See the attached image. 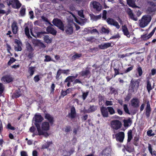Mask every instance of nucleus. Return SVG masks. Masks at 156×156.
Masks as SVG:
<instances>
[{
  "label": "nucleus",
  "instance_id": "obj_1",
  "mask_svg": "<svg viewBox=\"0 0 156 156\" xmlns=\"http://www.w3.org/2000/svg\"><path fill=\"white\" fill-rule=\"evenodd\" d=\"M100 109L101 115L104 118L109 117V113L110 115H113L115 113V110L112 106L106 107L102 106L100 107Z\"/></svg>",
  "mask_w": 156,
  "mask_h": 156
},
{
  "label": "nucleus",
  "instance_id": "obj_2",
  "mask_svg": "<svg viewBox=\"0 0 156 156\" xmlns=\"http://www.w3.org/2000/svg\"><path fill=\"white\" fill-rule=\"evenodd\" d=\"M2 74L3 76L2 77L1 80L4 83H9L13 81L14 78L10 74L9 70L7 69Z\"/></svg>",
  "mask_w": 156,
  "mask_h": 156
},
{
  "label": "nucleus",
  "instance_id": "obj_3",
  "mask_svg": "<svg viewBox=\"0 0 156 156\" xmlns=\"http://www.w3.org/2000/svg\"><path fill=\"white\" fill-rule=\"evenodd\" d=\"M151 20V17L150 15L144 16L139 23V26L141 28H144L147 26Z\"/></svg>",
  "mask_w": 156,
  "mask_h": 156
},
{
  "label": "nucleus",
  "instance_id": "obj_4",
  "mask_svg": "<svg viewBox=\"0 0 156 156\" xmlns=\"http://www.w3.org/2000/svg\"><path fill=\"white\" fill-rule=\"evenodd\" d=\"M140 80L139 79L134 80L132 79L129 84V88L132 92L135 90H137L139 87Z\"/></svg>",
  "mask_w": 156,
  "mask_h": 156
},
{
  "label": "nucleus",
  "instance_id": "obj_5",
  "mask_svg": "<svg viewBox=\"0 0 156 156\" xmlns=\"http://www.w3.org/2000/svg\"><path fill=\"white\" fill-rule=\"evenodd\" d=\"M53 24L62 31L64 30V25L62 20L58 18H54L52 22Z\"/></svg>",
  "mask_w": 156,
  "mask_h": 156
},
{
  "label": "nucleus",
  "instance_id": "obj_6",
  "mask_svg": "<svg viewBox=\"0 0 156 156\" xmlns=\"http://www.w3.org/2000/svg\"><path fill=\"white\" fill-rule=\"evenodd\" d=\"M111 127L113 129L117 130L120 129L122 126L121 122L118 120H112L111 122Z\"/></svg>",
  "mask_w": 156,
  "mask_h": 156
},
{
  "label": "nucleus",
  "instance_id": "obj_7",
  "mask_svg": "<svg viewBox=\"0 0 156 156\" xmlns=\"http://www.w3.org/2000/svg\"><path fill=\"white\" fill-rule=\"evenodd\" d=\"M156 30V27L154 28L153 30L147 35V34H145L141 35L140 38L142 40L146 41L151 38L153 35L155 30Z\"/></svg>",
  "mask_w": 156,
  "mask_h": 156
},
{
  "label": "nucleus",
  "instance_id": "obj_8",
  "mask_svg": "<svg viewBox=\"0 0 156 156\" xmlns=\"http://www.w3.org/2000/svg\"><path fill=\"white\" fill-rule=\"evenodd\" d=\"M115 136L117 141L122 143L124 138L125 133L123 132H119L115 134Z\"/></svg>",
  "mask_w": 156,
  "mask_h": 156
},
{
  "label": "nucleus",
  "instance_id": "obj_9",
  "mask_svg": "<svg viewBox=\"0 0 156 156\" xmlns=\"http://www.w3.org/2000/svg\"><path fill=\"white\" fill-rule=\"evenodd\" d=\"M76 116V109L74 106H73L71 108L70 112L66 116L71 119H73L75 118Z\"/></svg>",
  "mask_w": 156,
  "mask_h": 156
},
{
  "label": "nucleus",
  "instance_id": "obj_10",
  "mask_svg": "<svg viewBox=\"0 0 156 156\" xmlns=\"http://www.w3.org/2000/svg\"><path fill=\"white\" fill-rule=\"evenodd\" d=\"M106 21L109 24L115 26L117 29L119 28L120 26L118 23L113 19L108 18L107 19Z\"/></svg>",
  "mask_w": 156,
  "mask_h": 156
},
{
  "label": "nucleus",
  "instance_id": "obj_11",
  "mask_svg": "<svg viewBox=\"0 0 156 156\" xmlns=\"http://www.w3.org/2000/svg\"><path fill=\"white\" fill-rule=\"evenodd\" d=\"M64 30L67 34L69 35L72 34L73 31V28L72 25L68 23L65 26H64Z\"/></svg>",
  "mask_w": 156,
  "mask_h": 156
},
{
  "label": "nucleus",
  "instance_id": "obj_12",
  "mask_svg": "<svg viewBox=\"0 0 156 156\" xmlns=\"http://www.w3.org/2000/svg\"><path fill=\"white\" fill-rule=\"evenodd\" d=\"M114 44L112 42L105 43L98 45V47L101 49H105L109 47H112Z\"/></svg>",
  "mask_w": 156,
  "mask_h": 156
},
{
  "label": "nucleus",
  "instance_id": "obj_13",
  "mask_svg": "<svg viewBox=\"0 0 156 156\" xmlns=\"http://www.w3.org/2000/svg\"><path fill=\"white\" fill-rule=\"evenodd\" d=\"M146 107L145 109V114L147 118H149L150 115L151 111V108L150 106V105L149 101H147L146 103Z\"/></svg>",
  "mask_w": 156,
  "mask_h": 156
},
{
  "label": "nucleus",
  "instance_id": "obj_14",
  "mask_svg": "<svg viewBox=\"0 0 156 156\" xmlns=\"http://www.w3.org/2000/svg\"><path fill=\"white\" fill-rule=\"evenodd\" d=\"M32 42L35 46H37L40 48H42L45 47L44 44L40 40L37 39H34L32 40Z\"/></svg>",
  "mask_w": 156,
  "mask_h": 156
},
{
  "label": "nucleus",
  "instance_id": "obj_15",
  "mask_svg": "<svg viewBox=\"0 0 156 156\" xmlns=\"http://www.w3.org/2000/svg\"><path fill=\"white\" fill-rule=\"evenodd\" d=\"M131 104L133 107L137 108L139 106L140 101L138 98H134L131 101Z\"/></svg>",
  "mask_w": 156,
  "mask_h": 156
},
{
  "label": "nucleus",
  "instance_id": "obj_16",
  "mask_svg": "<svg viewBox=\"0 0 156 156\" xmlns=\"http://www.w3.org/2000/svg\"><path fill=\"white\" fill-rule=\"evenodd\" d=\"M44 118L46 119L49 122V123L51 125H52L54 122V118L52 116L48 113L45 114Z\"/></svg>",
  "mask_w": 156,
  "mask_h": 156
},
{
  "label": "nucleus",
  "instance_id": "obj_17",
  "mask_svg": "<svg viewBox=\"0 0 156 156\" xmlns=\"http://www.w3.org/2000/svg\"><path fill=\"white\" fill-rule=\"evenodd\" d=\"M92 5L94 9L96 11L99 12L101 10V6L99 3L96 1H94Z\"/></svg>",
  "mask_w": 156,
  "mask_h": 156
},
{
  "label": "nucleus",
  "instance_id": "obj_18",
  "mask_svg": "<svg viewBox=\"0 0 156 156\" xmlns=\"http://www.w3.org/2000/svg\"><path fill=\"white\" fill-rule=\"evenodd\" d=\"M46 31L48 34H50L53 35H55L57 34V31L54 28L50 26L46 28Z\"/></svg>",
  "mask_w": 156,
  "mask_h": 156
},
{
  "label": "nucleus",
  "instance_id": "obj_19",
  "mask_svg": "<svg viewBox=\"0 0 156 156\" xmlns=\"http://www.w3.org/2000/svg\"><path fill=\"white\" fill-rule=\"evenodd\" d=\"M90 72L89 69L82 71L79 73L81 76H84V77H87L88 76L90 77Z\"/></svg>",
  "mask_w": 156,
  "mask_h": 156
},
{
  "label": "nucleus",
  "instance_id": "obj_20",
  "mask_svg": "<svg viewBox=\"0 0 156 156\" xmlns=\"http://www.w3.org/2000/svg\"><path fill=\"white\" fill-rule=\"evenodd\" d=\"M12 31L13 34H16L18 30V28L17 25V23L16 22H13L11 25Z\"/></svg>",
  "mask_w": 156,
  "mask_h": 156
},
{
  "label": "nucleus",
  "instance_id": "obj_21",
  "mask_svg": "<svg viewBox=\"0 0 156 156\" xmlns=\"http://www.w3.org/2000/svg\"><path fill=\"white\" fill-rule=\"evenodd\" d=\"M126 12L130 19L135 21L137 20V18L136 17H134V15L133 13L132 10L130 9H128L127 11Z\"/></svg>",
  "mask_w": 156,
  "mask_h": 156
},
{
  "label": "nucleus",
  "instance_id": "obj_22",
  "mask_svg": "<svg viewBox=\"0 0 156 156\" xmlns=\"http://www.w3.org/2000/svg\"><path fill=\"white\" fill-rule=\"evenodd\" d=\"M122 29L124 34L126 36L128 37H129L130 36V35L127 27L125 25L122 26Z\"/></svg>",
  "mask_w": 156,
  "mask_h": 156
},
{
  "label": "nucleus",
  "instance_id": "obj_23",
  "mask_svg": "<svg viewBox=\"0 0 156 156\" xmlns=\"http://www.w3.org/2000/svg\"><path fill=\"white\" fill-rule=\"evenodd\" d=\"M41 128L43 130L48 131L50 129L49 123L47 122H43L41 125Z\"/></svg>",
  "mask_w": 156,
  "mask_h": 156
},
{
  "label": "nucleus",
  "instance_id": "obj_24",
  "mask_svg": "<svg viewBox=\"0 0 156 156\" xmlns=\"http://www.w3.org/2000/svg\"><path fill=\"white\" fill-rule=\"evenodd\" d=\"M78 75V74H76L75 76H69L66 78L64 82H69L71 83L73 82L74 80L77 77Z\"/></svg>",
  "mask_w": 156,
  "mask_h": 156
},
{
  "label": "nucleus",
  "instance_id": "obj_25",
  "mask_svg": "<svg viewBox=\"0 0 156 156\" xmlns=\"http://www.w3.org/2000/svg\"><path fill=\"white\" fill-rule=\"evenodd\" d=\"M21 95V92L20 89L16 90L15 92L12 94V97L16 98H17L20 97Z\"/></svg>",
  "mask_w": 156,
  "mask_h": 156
},
{
  "label": "nucleus",
  "instance_id": "obj_26",
  "mask_svg": "<svg viewBox=\"0 0 156 156\" xmlns=\"http://www.w3.org/2000/svg\"><path fill=\"white\" fill-rule=\"evenodd\" d=\"M35 121L36 122L39 123L41 122L44 119L43 118L41 115H35Z\"/></svg>",
  "mask_w": 156,
  "mask_h": 156
},
{
  "label": "nucleus",
  "instance_id": "obj_27",
  "mask_svg": "<svg viewBox=\"0 0 156 156\" xmlns=\"http://www.w3.org/2000/svg\"><path fill=\"white\" fill-rule=\"evenodd\" d=\"M21 4L18 0H14L13 8L16 9H19L21 6Z\"/></svg>",
  "mask_w": 156,
  "mask_h": 156
},
{
  "label": "nucleus",
  "instance_id": "obj_28",
  "mask_svg": "<svg viewBox=\"0 0 156 156\" xmlns=\"http://www.w3.org/2000/svg\"><path fill=\"white\" fill-rule=\"evenodd\" d=\"M97 109V106L96 105H90L86 113H89L95 112Z\"/></svg>",
  "mask_w": 156,
  "mask_h": 156
},
{
  "label": "nucleus",
  "instance_id": "obj_29",
  "mask_svg": "<svg viewBox=\"0 0 156 156\" xmlns=\"http://www.w3.org/2000/svg\"><path fill=\"white\" fill-rule=\"evenodd\" d=\"M98 104L99 105H102L103 103L102 101H104L105 97L104 96L99 94L98 97Z\"/></svg>",
  "mask_w": 156,
  "mask_h": 156
},
{
  "label": "nucleus",
  "instance_id": "obj_30",
  "mask_svg": "<svg viewBox=\"0 0 156 156\" xmlns=\"http://www.w3.org/2000/svg\"><path fill=\"white\" fill-rule=\"evenodd\" d=\"M128 139L127 141L129 142L133 138L132 130L130 129L128 131Z\"/></svg>",
  "mask_w": 156,
  "mask_h": 156
},
{
  "label": "nucleus",
  "instance_id": "obj_31",
  "mask_svg": "<svg viewBox=\"0 0 156 156\" xmlns=\"http://www.w3.org/2000/svg\"><path fill=\"white\" fill-rule=\"evenodd\" d=\"M127 3L128 5L130 7H138L135 4L133 0H128L127 1Z\"/></svg>",
  "mask_w": 156,
  "mask_h": 156
},
{
  "label": "nucleus",
  "instance_id": "obj_32",
  "mask_svg": "<svg viewBox=\"0 0 156 156\" xmlns=\"http://www.w3.org/2000/svg\"><path fill=\"white\" fill-rule=\"evenodd\" d=\"M52 144V141H47L42 146V148L43 149H47L50 146V145Z\"/></svg>",
  "mask_w": 156,
  "mask_h": 156
},
{
  "label": "nucleus",
  "instance_id": "obj_33",
  "mask_svg": "<svg viewBox=\"0 0 156 156\" xmlns=\"http://www.w3.org/2000/svg\"><path fill=\"white\" fill-rule=\"evenodd\" d=\"M24 31L25 35L27 36L28 38H32V37L30 35L29 29L28 26H26L24 29Z\"/></svg>",
  "mask_w": 156,
  "mask_h": 156
},
{
  "label": "nucleus",
  "instance_id": "obj_34",
  "mask_svg": "<svg viewBox=\"0 0 156 156\" xmlns=\"http://www.w3.org/2000/svg\"><path fill=\"white\" fill-rule=\"evenodd\" d=\"M139 139L140 137L139 136H135L133 139V144L136 146H139L138 142Z\"/></svg>",
  "mask_w": 156,
  "mask_h": 156
},
{
  "label": "nucleus",
  "instance_id": "obj_35",
  "mask_svg": "<svg viewBox=\"0 0 156 156\" xmlns=\"http://www.w3.org/2000/svg\"><path fill=\"white\" fill-rule=\"evenodd\" d=\"M44 42L47 44H50L52 41V39L49 38V36L48 35H46L44 36L43 37Z\"/></svg>",
  "mask_w": 156,
  "mask_h": 156
},
{
  "label": "nucleus",
  "instance_id": "obj_36",
  "mask_svg": "<svg viewBox=\"0 0 156 156\" xmlns=\"http://www.w3.org/2000/svg\"><path fill=\"white\" fill-rule=\"evenodd\" d=\"M124 126L125 127H128L132 123V121L130 119L124 120Z\"/></svg>",
  "mask_w": 156,
  "mask_h": 156
},
{
  "label": "nucleus",
  "instance_id": "obj_37",
  "mask_svg": "<svg viewBox=\"0 0 156 156\" xmlns=\"http://www.w3.org/2000/svg\"><path fill=\"white\" fill-rule=\"evenodd\" d=\"M127 142L126 145L124 146V147L126 151L130 152L132 151V148L130 145V144H129Z\"/></svg>",
  "mask_w": 156,
  "mask_h": 156
},
{
  "label": "nucleus",
  "instance_id": "obj_38",
  "mask_svg": "<svg viewBox=\"0 0 156 156\" xmlns=\"http://www.w3.org/2000/svg\"><path fill=\"white\" fill-rule=\"evenodd\" d=\"M146 88L149 93L153 88L151 86V83L149 80H147V84Z\"/></svg>",
  "mask_w": 156,
  "mask_h": 156
},
{
  "label": "nucleus",
  "instance_id": "obj_39",
  "mask_svg": "<svg viewBox=\"0 0 156 156\" xmlns=\"http://www.w3.org/2000/svg\"><path fill=\"white\" fill-rule=\"evenodd\" d=\"M109 154V151L107 148H105L102 150L101 152V154L102 155L108 156Z\"/></svg>",
  "mask_w": 156,
  "mask_h": 156
},
{
  "label": "nucleus",
  "instance_id": "obj_40",
  "mask_svg": "<svg viewBox=\"0 0 156 156\" xmlns=\"http://www.w3.org/2000/svg\"><path fill=\"white\" fill-rule=\"evenodd\" d=\"M26 48L27 51L29 52H32L34 51V49L32 47L30 44L29 43L26 44Z\"/></svg>",
  "mask_w": 156,
  "mask_h": 156
},
{
  "label": "nucleus",
  "instance_id": "obj_41",
  "mask_svg": "<svg viewBox=\"0 0 156 156\" xmlns=\"http://www.w3.org/2000/svg\"><path fill=\"white\" fill-rule=\"evenodd\" d=\"M44 34H46V32H45L41 31L36 32V37L38 38H41L44 36Z\"/></svg>",
  "mask_w": 156,
  "mask_h": 156
},
{
  "label": "nucleus",
  "instance_id": "obj_42",
  "mask_svg": "<svg viewBox=\"0 0 156 156\" xmlns=\"http://www.w3.org/2000/svg\"><path fill=\"white\" fill-rule=\"evenodd\" d=\"M147 10L150 12H155L156 11V7L149 6L148 7Z\"/></svg>",
  "mask_w": 156,
  "mask_h": 156
},
{
  "label": "nucleus",
  "instance_id": "obj_43",
  "mask_svg": "<svg viewBox=\"0 0 156 156\" xmlns=\"http://www.w3.org/2000/svg\"><path fill=\"white\" fill-rule=\"evenodd\" d=\"M123 108L124 111L126 113H127L129 115L130 114V113L129 112V111L128 107V106L127 104H125L123 105Z\"/></svg>",
  "mask_w": 156,
  "mask_h": 156
},
{
  "label": "nucleus",
  "instance_id": "obj_44",
  "mask_svg": "<svg viewBox=\"0 0 156 156\" xmlns=\"http://www.w3.org/2000/svg\"><path fill=\"white\" fill-rule=\"evenodd\" d=\"M26 10L25 7L23 6L22 7L20 11V13L21 16H23L25 15Z\"/></svg>",
  "mask_w": 156,
  "mask_h": 156
},
{
  "label": "nucleus",
  "instance_id": "obj_45",
  "mask_svg": "<svg viewBox=\"0 0 156 156\" xmlns=\"http://www.w3.org/2000/svg\"><path fill=\"white\" fill-rule=\"evenodd\" d=\"M81 55V54L76 53L72 56V59L73 60H75L77 58L80 57Z\"/></svg>",
  "mask_w": 156,
  "mask_h": 156
},
{
  "label": "nucleus",
  "instance_id": "obj_46",
  "mask_svg": "<svg viewBox=\"0 0 156 156\" xmlns=\"http://www.w3.org/2000/svg\"><path fill=\"white\" fill-rule=\"evenodd\" d=\"M132 95V94L131 93H128L126 97L124 98L125 101H129L131 98Z\"/></svg>",
  "mask_w": 156,
  "mask_h": 156
},
{
  "label": "nucleus",
  "instance_id": "obj_47",
  "mask_svg": "<svg viewBox=\"0 0 156 156\" xmlns=\"http://www.w3.org/2000/svg\"><path fill=\"white\" fill-rule=\"evenodd\" d=\"M45 59H44L45 62H48L51 61H54L51 60V58L49 55H46L45 56Z\"/></svg>",
  "mask_w": 156,
  "mask_h": 156
},
{
  "label": "nucleus",
  "instance_id": "obj_48",
  "mask_svg": "<svg viewBox=\"0 0 156 156\" xmlns=\"http://www.w3.org/2000/svg\"><path fill=\"white\" fill-rule=\"evenodd\" d=\"M89 93V91H86V92H83L82 96V98L83 100H84L87 97Z\"/></svg>",
  "mask_w": 156,
  "mask_h": 156
},
{
  "label": "nucleus",
  "instance_id": "obj_49",
  "mask_svg": "<svg viewBox=\"0 0 156 156\" xmlns=\"http://www.w3.org/2000/svg\"><path fill=\"white\" fill-rule=\"evenodd\" d=\"M41 78L38 75H37L34 77V80L35 83H37L40 80Z\"/></svg>",
  "mask_w": 156,
  "mask_h": 156
},
{
  "label": "nucleus",
  "instance_id": "obj_50",
  "mask_svg": "<svg viewBox=\"0 0 156 156\" xmlns=\"http://www.w3.org/2000/svg\"><path fill=\"white\" fill-rule=\"evenodd\" d=\"M106 106H112L113 105V102L111 101L106 100L105 103Z\"/></svg>",
  "mask_w": 156,
  "mask_h": 156
},
{
  "label": "nucleus",
  "instance_id": "obj_51",
  "mask_svg": "<svg viewBox=\"0 0 156 156\" xmlns=\"http://www.w3.org/2000/svg\"><path fill=\"white\" fill-rule=\"evenodd\" d=\"M141 52H137L136 51L133 52L129 53H126L125 54V57H129L130 56L136 53V54H140Z\"/></svg>",
  "mask_w": 156,
  "mask_h": 156
},
{
  "label": "nucleus",
  "instance_id": "obj_52",
  "mask_svg": "<svg viewBox=\"0 0 156 156\" xmlns=\"http://www.w3.org/2000/svg\"><path fill=\"white\" fill-rule=\"evenodd\" d=\"M83 11L82 10H80L78 12V14L79 16L80 17L84 18V16L83 14Z\"/></svg>",
  "mask_w": 156,
  "mask_h": 156
},
{
  "label": "nucleus",
  "instance_id": "obj_53",
  "mask_svg": "<svg viewBox=\"0 0 156 156\" xmlns=\"http://www.w3.org/2000/svg\"><path fill=\"white\" fill-rule=\"evenodd\" d=\"M153 132L152 130L150 129L147 132V135L149 136H153L154 135V133H152Z\"/></svg>",
  "mask_w": 156,
  "mask_h": 156
},
{
  "label": "nucleus",
  "instance_id": "obj_54",
  "mask_svg": "<svg viewBox=\"0 0 156 156\" xmlns=\"http://www.w3.org/2000/svg\"><path fill=\"white\" fill-rule=\"evenodd\" d=\"M107 13V12L106 10H104L103 11L102 18L104 20H106L107 19L106 17Z\"/></svg>",
  "mask_w": 156,
  "mask_h": 156
},
{
  "label": "nucleus",
  "instance_id": "obj_55",
  "mask_svg": "<svg viewBox=\"0 0 156 156\" xmlns=\"http://www.w3.org/2000/svg\"><path fill=\"white\" fill-rule=\"evenodd\" d=\"M35 71V69H29L28 72L30 74V76H32L34 74Z\"/></svg>",
  "mask_w": 156,
  "mask_h": 156
},
{
  "label": "nucleus",
  "instance_id": "obj_56",
  "mask_svg": "<svg viewBox=\"0 0 156 156\" xmlns=\"http://www.w3.org/2000/svg\"><path fill=\"white\" fill-rule=\"evenodd\" d=\"M8 129H10L12 130H14L15 129V128L12 126L10 123H9L7 125V128Z\"/></svg>",
  "mask_w": 156,
  "mask_h": 156
},
{
  "label": "nucleus",
  "instance_id": "obj_57",
  "mask_svg": "<svg viewBox=\"0 0 156 156\" xmlns=\"http://www.w3.org/2000/svg\"><path fill=\"white\" fill-rule=\"evenodd\" d=\"M71 129V127L70 126H67L65 129V131L66 132L68 133L69 132Z\"/></svg>",
  "mask_w": 156,
  "mask_h": 156
},
{
  "label": "nucleus",
  "instance_id": "obj_58",
  "mask_svg": "<svg viewBox=\"0 0 156 156\" xmlns=\"http://www.w3.org/2000/svg\"><path fill=\"white\" fill-rule=\"evenodd\" d=\"M55 84H54V83H53L51 86V87H50V89H51V93H53L54 92V90H55Z\"/></svg>",
  "mask_w": 156,
  "mask_h": 156
},
{
  "label": "nucleus",
  "instance_id": "obj_59",
  "mask_svg": "<svg viewBox=\"0 0 156 156\" xmlns=\"http://www.w3.org/2000/svg\"><path fill=\"white\" fill-rule=\"evenodd\" d=\"M16 60L13 58H11L9 60L8 62V65H10L12 63L15 62Z\"/></svg>",
  "mask_w": 156,
  "mask_h": 156
},
{
  "label": "nucleus",
  "instance_id": "obj_60",
  "mask_svg": "<svg viewBox=\"0 0 156 156\" xmlns=\"http://www.w3.org/2000/svg\"><path fill=\"white\" fill-rule=\"evenodd\" d=\"M38 131V134L39 136L44 135V132L43 130H41V129H37Z\"/></svg>",
  "mask_w": 156,
  "mask_h": 156
},
{
  "label": "nucleus",
  "instance_id": "obj_61",
  "mask_svg": "<svg viewBox=\"0 0 156 156\" xmlns=\"http://www.w3.org/2000/svg\"><path fill=\"white\" fill-rule=\"evenodd\" d=\"M102 31L104 33L108 34L109 31L106 28L104 27H102L101 28Z\"/></svg>",
  "mask_w": 156,
  "mask_h": 156
},
{
  "label": "nucleus",
  "instance_id": "obj_62",
  "mask_svg": "<svg viewBox=\"0 0 156 156\" xmlns=\"http://www.w3.org/2000/svg\"><path fill=\"white\" fill-rule=\"evenodd\" d=\"M109 90L110 91V93L112 94H115V93L117 92V91L116 90L115 88L114 87H110Z\"/></svg>",
  "mask_w": 156,
  "mask_h": 156
},
{
  "label": "nucleus",
  "instance_id": "obj_63",
  "mask_svg": "<svg viewBox=\"0 0 156 156\" xmlns=\"http://www.w3.org/2000/svg\"><path fill=\"white\" fill-rule=\"evenodd\" d=\"M148 149L150 153L153 155L152 148L151 145L150 144H148Z\"/></svg>",
  "mask_w": 156,
  "mask_h": 156
},
{
  "label": "nucleus",
  "instance_id": "obj_64",
  "mask_svg": "<svg viewBox=\"0 0 156 156\" xmlns=\"http://www.w3.org/2000/svg\"><path fill=\"white\" fill-rule=\"evenodd\" d=\"M75 148H74V147L71 148L70 149V150L69 151L68 153L69 154V156L71 154H73V153L75 152Z\"/></svg>",
  "mask_w": 156,
  "mask_h": 156
}]
</instances>
